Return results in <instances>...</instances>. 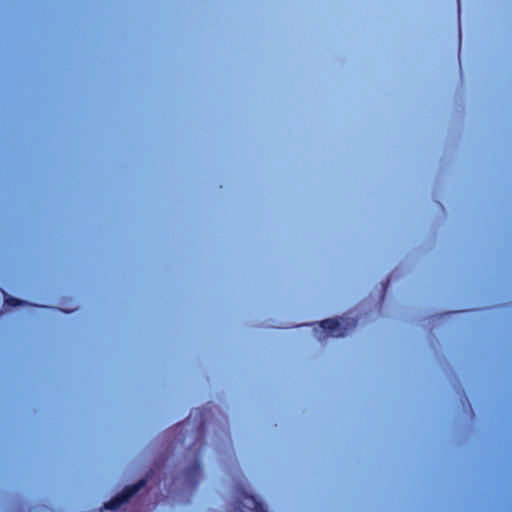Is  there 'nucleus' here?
<instances>
[{
  "mask_svg": "<svg viewBox=\"0 0 512 512\" xmlns=\"http://www.w3.org/2000/svg\"><path fill=\"white\" fill-rule=\"evenodd\" d=\"M460 49H461V32L459 31L458 54H460Z\"/></svg>",
  "mask_w": 512,
  "mask_h": 512,
  "instance_id": "423d86ee",
  "label": "nucleus"
},
{
  "mask_svg": "<svg viewBox=\"0 0 512 512\" xmlns=\"http://www.w3.org/2000/svg\"><path fill=\"white\" fill-rule=\"evenodd\" d=\"M237 497H236V508L245 507L250 510H255L257 512H267L264 508L263 504L259 502L255 496L249 494L244 489H237Z\"/></svg>",
  "mask_w": 512,
  "mask_h": 512,
  "instance_id": "7ed1b4c3",
  "label": "nucleus"
},
{
  "mask_svg": "<svg viewBox=\"0 0 512 512\" xmlns=\"http://www.w3.org/2000/svg\"><path fill=\"white\" fill-rule=\"evenodd\" d=\"M201 470H202V467H201L200 462L195 461L193 464H191L189 467L186 468V470H185L186 478L190 482H193V483L196 482L198 477L201 474Z\"/></svg>",
  "mask_w": 512,
  "mask_h": 512,
  "instance_id": "20e7f679",
  "label": "nucleus"
},
{
  "mask_svg": "<svg viewBox=\"0 0 512 512\" xmlns=\"http://www.w3.org/2000/svg\"><path fill=\"white\" fill-rule=\"evenodd\" d=\"M26 302L15 297H6L5 304L9 307H18L24 305Z\"/></svg>",
  "mask_w": 512,
  "mask_h": 512,
  "instance_id": "39448f33",
  "label": "nucleus"
},
{
  "mask_svg": "<svg viewBox=\"0 0 512 512\" xmlns=\"http://www.w3.org/2000/svg\"><path fill=\"white\" fill-rule=\"evenodd\" d=\"M387 284H388V283H386V284L384 285V287H383V295H382V297H384V293H385V290H386V286H387Z\"/></svg>",
  "mask_w": 512,
  "mask_h": 512,
  "instance_id": "6e6552de",
  "label": "nucleus"
},
{
  "mask_svg": "<svg viewBox=\"0 0 512 512\" xmlns=\"http://www.w3.org/2000/svg\"><path fill=\"white\" fill-rule=\"evenodd\" d=\"M357 319L350 322L347 321L346 326H343L339 319L329 318L322 320L319 326L326 332L328 336L343 337L347 333L348 326L355 327Z\"/></svg>",
  "mask_w": 512,
  "mask_h": 512,
  "instance_id": "f03ea898",
  "label": "nucleus"
},
{
  "mask_svg": "<svg viewBox=\"0 0 512 512\" xmlns=\"http://www.w3.org/2000/svg\"><path fill=\"white\" fill-rule=\"evenodd\" d=\"M146 482L147 479L143 478L135 484L125 486L121 492L104 504V508L107 510H117L135 496L146 485Z\"/></svg>",
  "mask_w": 512,
  "mask_h": 512,
  "instance_id": "f257e3e1",
  "label": "nucleus"
},
{
  "mask_svg": "<svg viewBox=\"0 0 512 512\" xmlns=\"http://www.w3.org/2000/svg\"><path fill=\"white\" fill-rule=\"evenodd\" d=\"M458 5V22H460V0H457Z\"/></svg>",
  "mask_w": 512,
  "mask_h": 512,
  "instance_id": "0eeeda50",
  "label": "nucleus"
}]
</instances>
